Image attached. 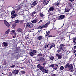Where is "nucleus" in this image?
I'll use <instances>...</instances> for the list:
<instances>
[{
  "label": "nucleus",
  "mask_w": 76,
  "mask_h": 76,
  "mask_svg": "<svg viewBox=\"0 0 76 76\" xmlns=\"http://www.w3.org/2000/svg\"><path fill=\"white\" fill-rule=\"evenodd\" d=\"M43 73H47L48 72V70H46V69H45L44 67H42V68H41L40 70Z\"/></svg>",
  "instance_id": "1"
},
{
  "label": "nucleus",
  "mask_w": 76,
  "mask_h": 76,
  "mask_svg": "<svg viewBox=\"0 0 76 76\" xmlns=\"http://www.w3.org/2000/svg\"><path fill=\"white\" fill-rule=\"evenodd\" d=\"M4 24L8 28H9V27H10V23L9 22H7V21L6 20H4Z\"/></svg>",
  "instance_id": "2"
},
{
  "label": "nucleus",
  "mask_w": 76,
  "mask_h": 76,
  "mask_svg": "<svg viewBox=\"0 0 76 76\" xmlns=\"http://www.w3.org/2000/svg\"><path fill=\"white\" fill-rule=\"evenodd\" d=\"M18 73H19V70H16V69H14V70L12 71V73L14 75L17 74Z\"/></svg>",
  "instance_id": "3"
},
{
  "label": "nucleus",
  "mask_w": 76,
  "mask_h": 76,
  "mask_svg": "<svg viewBox=\"0 0 76 76\" xmlns=\"http://www.w3.org/2000/svg\"><path fill=\"white\" fill-rule=\"evenodd\" d=\"M38 61L39 62H45V61L43 57H40L38 59Z\"/></svg>",
  "instance_id": "4"
},
{
  "label": "nucleus",
  "mask_w": 76,
  "mask_h": 76,
  "mask_svg": "<svg viewBox=\"0 0 76 76\" xmlns=\"http://www.w3.org/2000/svg\"><path fill=\"white\" fill-rule=\"evenodd\" d=\"M65 46V45L64 44H62L61 45H60L59 47V48L60 49V50H63V49L64 48V47Z\"/></svg>",
  "instance_id": "5"
},
{
  "label": "nucleus",
  "mask_w": 76,
  "mask_h": 76,
  "mask_svg": "<svg viewBox=\"0 0 76 76\" xmlns=\"http://www.w3.org/2000/svg\"><path fill=\"white\" fill-rule=\"evenodd\" d=\"M49 1V0H44L43 2V4L45 5H46L48 4Z\"/></svg>",
  "instance_id": "6"
},
{
  "label": "nucleus",
  "mask_w": 76,
  "mask_h": 76,
  "mask_svg": "<svg viewBox=\"0 0 76 76\" xmlns=\"http://www.w3.org/2000/svg\"><path fill=\"white\" fill-rule=\"evenodd\" d=\"M69 70H72L73 69V66L72 64H71L69 66V67L68 68Z\"/></svg>",
  "instance_id": "7"
},
{
  "label": "nucleus",
  "mask_w": 76,
  "mask_h": 76,
  "mask_svg": "<svg viewBox=\"0 0 76 76\" xmlns=\"http://www.w3.org/2000/svg\"><path fill=\"white\" fill-rule=\"evenodd\" d=\"M56 56L58 57V59H61L62 57L61 56V55L58 54V53L56 54Z\"/></svg>",
  "instance_id": "8"
},
{
  "label": "nucleus",
  "mask_w": 76,
  "mask_h": 76,
  "mask_svg": "<svg viewBox=\"0 0 76 76\" xmlns=\"http://www.w3.org/2000/svg\"><path fill=\"white\" fill-rule=\"evenodd\" d=\"M2 44L5 47H6L9 45V44H8V43H7L6 42H3Z\"/></svg>",
  "instance_id": "9"
},
{
  "label": "nucleus",
  "mask_w": 76,
  "mask_h": 76,
  "mask_svg": "<svg viewBox=\"0 0 76 76\" xmlns=\"http://www.w3.org/2000/svg\"><path fill=\"white\" fill-rule=\"evenodd\" d=\"M65 15H61L59 16V17L61 19H64L65 18Z\"/></svg>",
  "instance_id": "10"
},
{
  "label": "nucleus",
  "mask_w": 76,
  "mask_h": 76,
  "mask_svg": "<svg viewBox=\"0 0 76 76\" xmlns=\"http://www.w3.org/2000/svg\"><path fill=\"white\" fill-rule=\"evenodd\" d=\"M70 65V64H69V63H68L67 64H66V65L64 66L65 68H67V67L69 68Z\"/></svg>",
  "instance_id": "11"
},
{
  "label": "nucleus",
  "mask_w": 76,
  "mask_h": 76,
  "mask_svg": "<svg viewBox=\"0 0 76 76\" xmlns=\"http://www.w3.org/2000/svg\"><path fill=\"white\" fill-rule=\"evenodd\" d=\"M43 37L42 36H39L37 38V40H41L42 39Z\"/></svg>",
  "instance_id": "12"
},
{
  "label": "nucleus",
  "mask_w": 76,
  "mask_h": 76,
  "mask_svg": "<svg viewBox=\"0 0 76 76\" xmlns=\"http://www.w3.org/2000/svg\"><path fill=\"white\" fill-rule=\"evenodd\" d=\"M17 32L18 33H21L22 31V29L21 28H18L17 30Z\"/></svg>",
  "instance_id": "13"
},
{
  "label": "nucleus",
  "mask_w": 76,
  "mask_h": 76,
  "mask_svg": "<svg viewBox=\"0 0 76 76\" xmlns=\"http://www.w3.org/2000/svg\"><path fill=\"white\" fill-rule=\"evenodd\" d=\"M37 21H38V19H36L33 20L32 21V23H33L34 24L36 23L37 22Z\"/></svg>",
  "instance_id": "14"
},
{
  "label": "nucleus",
  "mask_w": 76,
  "mask_h": 76,
  "mask_svg": "<svg viewBox=\"0 0 76 76\" xmlns=\"http://www.w3.org/2000/svg\"><path fill=\"white\" fill-rule=\"evenodd\" d=\"M37 67L39 69H40V70H41V68H42V67H43L41 66L40 64H39L37 65Z\"/></svg>",
  "instance_id": "15"
},
{
  "label": "nucleus",
  "mask_w": 76,
  "mask_h": 76,
  "mask_svg": "<svg viewBox=\"0 0 76 76\" xmlns=\"http://www.w3.org/2000/svg\"><path fill=\"white\" fill-rule=\"evenodd\" d=\"M37 4V3L36 2V1L33 2V3L31 5L33 6H35Z\"/></svg>",
  "instance_id": "16"
},
{
  "label": "nucleus",
  "mask_w": 76,
  "mask_h": 76,
  "mask_svg": "<svg viewBox=\"0 0 76 76\" xmlns=\"http://www.w3.org/2000/svg\"><path fill=\"white\" fill-rule=\"evenodd\" d=\"M17 25V24L16 23H13L12 25V27L13 28H15V27H16V26Z\"/></svg>",
  "instance_id": "17"
},
{
  "label": "nucleus",
  "mask_w": 76,
  "mask_h": 76,
  "mask_svg": "<svg viewBox=\"0 0 76 76\" xmlns=\"http://www.w3.org/2000/svg\"><path fill=\"white\" fill-rule=\"evenodd\" d=\"M47 27V25L46 24L42 26V28H45Z\"/></svg>",
  "instance_id": "18"
},
{
  "label": "nucleus",
  "mask_w": 76,
  "mask_h": 76,
  "mask_svg": "<svg viewBox=\"0 0 76 76\" xmlns=\"http://www.w3.org/2000/svg\"><path fill=\"white\" fill-rule=\"evenodd\" d=\"M49 45L48 44H45L44 45V48H47L48 47V46Z\"/></svg>",
  "instance_id": "19"
},
{
  "label": "nucleus",
  "mask_w": 76,
  "mask_h": 76,
  "mask_svg": "<svg viewBox=\"0 0 76 76\" xmlns=\"http://www.w3.org/2000/svg\"><path fill=\"white\" fill-rule=\"evenodd\" d=\"M54 10V7H50L49 9V11H53Z\"/></svg>",
  "instance_id": "20"
},
{
  "label": "nucleus",
  "mask_w": 76,
  "mask_h": 76,
  "mask_svg": "<svg viewBox=\"0 0 76 76\" xmlns=\"http://www.w3.org/2000/svg\"><path fill=\"white\" fill-rule=\"evenodd\" d=\"M9 32H10V29H8L5 32V34H8L9 33Z\"/></svg>",
  "instance_id": "21"
},
{
  "label": "nucleus",
  "mask_w": 76,
  "mask_h": 76,
  "mask_svg": "<svg viewBox=\"0 0 76 76\" xmlns=\"http://www.w3.org/2000/svg\"><path fill=\"white\" fill-rule=\"evenodd\" d=\"M28 27H29V23H28L26 24V27L28 28Z\"/></svg>",
  "instance_id": "22"
},
{
  "label": "nucleus",
  "mask_w": 76,
  "mask_h": 76,
  "mask_svg": "<svg viewBox=\"0 0 76 76\" xmlns=\"http://www.w3.org/2000/svg\"><path fill=\"white\" fill-rule=\"evenodd\" d=\"M16 15H15V14L12 15H11V18H15V17L16 16Z\"/></svg>",
  "instance_id": "23"
},
{
  "label": "nucleus",
  "mask_w": 76,
  "mask_h": 76,
  "mask_svg": "<svg viewBox=\"0 0 76 76\" xmlns=\"http://www.w3.org/2000/svg\"><path fill=\"white\" fill-rule=\"evenodd\" d=\"M75 41H76V38H73V41L74 43H75V44H76V42Z\"/></svg>",
  "instance_id": "24"
},
{
  "label": "nucleus",
  "mask_w": 76,
  "mask_h": 76,
  "mask_svg": "<svg viewBox=\"0 0 76 76\" xmlns=\"http://www.w3.org/2000/svg\"><path fill=\"white\" fill-rule=\"evenodd\" d=\"M33 26V25L32 23H29V28H32Z\"/></svg>",
  "instance_id": "25"
},
{
  "label": "nucleus",
  "mask_w": 76,
  "mask_h": 76,
  "mask_svg": "<svg viewBox=\"0 0 76 76\" xmlns=\"http://www.w3.org/2000/svg\"><path fill=\"white\" fill-rule=\"evenodd\" d=\"M11 32L12 34H15V31L14 30H12L11 31Z\"/></svg>",
  "instance_id": "26"
},
{
  "label": "nucleus",
  "mask_w": 76,
  "mask_h": 76,
  "mask_svg": "<svg viewBox=\"0 0 76 76\" xmlns=\"http://www.w3.org/2000/svg\"><path fill=\"white\" fill-rule=\"evenodd\" d=\"M64 69V67L63 66H61L60 67V69L61 71L63 70Z\"/></svg>",
  "instance_id": "27"
},
{
  "label": "nucleus",
  "mask_w": 76,
  "mask_h": 76,
  "mask_svg": "<svg viewBox=\"0 0 76 76\" xmlns=\"http://www.w3.org/2000/svg\"><path fill=\"white\" fill-rule=\"evenodd\" d=\"M29 54H30V55L31 56H33L34 55V54L33 53V52H32V51L30 52L29 53Z\"/></svg>",
  "instance_id": "28"
},
{
  "label": "nucleus",
  "mask_w": 76,
  "mask_h": 76,
  "mask_svg": "<svg viewBox=\"0 0 76 76\" xmlns=\"http://www.w3.org/2000/svg\"><path fill=\"white\" fill-rule=\"evenodd\" d=\"M63 33V32H61V31H59L58 33V36H60L62 34V33Z\"/></svg>",
  "instance_id": "29"
},
{
  "label": "nucleus",
  "mask_w": 76,
  "mask_h": 76,
  "mask_svg": "<svg viewBox=\"0 0 76 76\" xmlns=\"http://www.w3.org/2000/svg\"><path fill=\"white\" fill-rule=\"evenodd\" d=\"M13 37L14 38L16 37V33L13 34Z\"/></svg>",
  "instance_id": "30"
},
{
  "label": "nucleus",
  "mask_w": 76,
  "mask_h": 76,
  "mask_svg": "<svg viewBox=\"0 0 76 76\" xmlns=\"http://www.w3.org/2000/svg\"><path fill=\"white\" fill-rule=\"evenodd\" d=\"M70 11V9H66L65 10V12H68Z\"/></svg>",
  "instance_id": "31"
},
{
  "label": "nucleus",
  "mask_w": 76,
  "mask_h": 76,
  "mask_svg": "<svg viewBox=\"0 0 76 76\" xmlns=\"http://www.w3.org/2000/svg\"><path fill=\"white\" fill-rule=\"evenodd\" d=\"M50 33V32L49 31H48L47 33H46V36H49Z\"/></svg>",
  "instance_id": "32"
},
{
  "label": "nucleus",
  "mask_w": 76,
  "mask_h": 76,
  "mask_svg": "<svg viewBox=\"0 0 76 76\" xmlns=\"http://www.w3.org/2000/svg\"><path fill=\"white\" fill-rule=\"evenodd\" d=\"M57 66V67H55V68H54V70H57V67H58V65H57V64H55V66Z\"/></svg>",
  "instance_id": "33"
},
{
  "label": "nucleus",
  "mask_w": 76,
  "mask_h": 76,
  "mask_svg": "<svg viewBox=\"0 0 76 76\" xmlns=\"http://www.w3.org/2000/svg\"><path fill=\"white\" fill-rule=\"evenodd\" d=\"M21 73L22 74H25L26 73V72H25V71L22 70L21 71Z\"/></svg>",
  "instance_id": "34"
},
{
  "label": "nucleus",
  "mask_w": 76,
  "mask_h": 76,
  "mask_svg": "<svg viewBox=\"0 0 76 76\" xmlns=\"http://www.w3.org/2000/svg\"><path fill=\"white\" fill-rule=\"evenodd\" d=\"M37 28L39 29H41L42 28V26L39 25L38 27Z\"/></svg>",
  "instance_id": "35"
},
{
  "label": "nucleus",
  "mask_w": 76,
  "mask_h": 76,
  "mask_svg": "<svg viewBox=\"0 0 76 76\" xmlns=\"http://www.w3.org/2000/svg\"><path fill=\"white\" fill-rule=\"evenodd\" d=\"M15 11H12V12L11 13V15H14V14H15Z\"/></svg>",
  "instance_id": "36"
},
{
  "label": "nucleus",
  "mask_w": 76,
  "mask_h": 76,
  "mask_svg": "<svg viewBox=\"0 0 76 76\" xmlns=\"http://www.w3.org/2000/svg\"><path fill=\"white\" fill-rule=\"evenodd\" d=\"M50 66V67H52V68H53L54 69V68H53V67L54 66H54V64H52Z\"/></svg>",
  "instance_id": "37"
},
{
  "label": "nucleus",
  "mask_w": 76,
  "mask_h": 76,
  "mask_svg": "<svg viewBox=\"0 0 76 76\" xmlns=\"http://www.w3.org/2000/svg\"><path fill=\"white\" fill-rule=\"evenodd\" d=\"M15 23H19L20 22V21L18 20H16L14 21Z\"/></svg>",
  "instance_id": "38"
},
{
  "label": "nucleus",
  "mask_w": 76,
  "mask_h": 76,
  "mask_svg": "<svg viewBox=\"0 0 76 76\" xmlns=\"http://www.w3.org/2000/svg\"><path fill=\"white\" fill-rule=\"evenodd\" d=\"M42 54H41V53H39V54H38V56H39V57H40L41 56H42Z\"/></svg>",
  "instance_id": "39"
},
{
  "label": "nucleus",
  "mask_w": 76,
  "mask_h": 76,
  "mask_svg": "<svg viewBox=\"0 0 76 76\" xmlns=\"http://www.w3.org/2000/svg\"><path fill=\"white\" fill-rule=\"evenodd\" d=\"M21 7H22V6H19V7L18 8L17 10H20V9H21Z\"/></svg>",
  "instance_id": "40"
},
{
  "label": "nucleus",
  "mask_w": 76,
  "mask_h": 76,
  "mask_svg": "<svg viewBox=\"0 0 76 76\" xmlns=\"http://www.w3.org/2000/svg\"><path fill=\"white\" fill-rule=\"evenodd\" d=\"M54 59V57L53 56H51L50 58V59L51 60H53Z\"/></svg>",
  "instance_id": "41"
},
{
  "label": "nucleus",
  "mask_w": 76,
  "mask_h": 76,
  "mask_svg": "<svg viewBox=\"0 0 76 76\" xmlns=\"http://www.w3.org/2000/svg\"><path fill=\"white\" fill-rule=\"evenodd\" d=\"M15 66H16V65H12L11 66H10V67L11 68H14L15 67Z\"/></svg>",
  "instance_id": "42"
},
{
  "label": "nucleus",
  "mask_w": 76,
  "mask_h": 76,
  "mask_svg": "<svg viewBox=\"0 0 76 76\" xmlns=\"http://www.w3.org/2000/svg\"><path fill=\"white\" fill-rule=\"evenodd\" d=\"M36 50H33L32 52L34 54L36 53Z\"/></svg>",
  "instance_id": "43"
},
{
  "label": "nucleus",
  "mask_w": 76,
  "mask_h": 76,
  "mask_svg": "<svg viewBox=\"0 0 76 76\" xmlns=\"http://www.w3.org/2000/svg\"><path fill=\"white\" fill-rule=\"evenodd\" d=\"M28 37H28V35L25 37V38L26 39H28Z\"/></svg>",
  "instance_id": "44"
},
{
  "label": "nucleus",
  "mask_w": 76,
  "mask_h": 76,
  "mask_svg": "<svg viewBox=\"0 0 76 76\" xmlns=\"http://www.w3.org/2000/svg\"><path fill=\"white\" fill-rule=\"evenodd\" d=\"M60 5V4L59 3H56V6H59Z\"/></svg>",
  "instance_id": "45"
},
{
  "label": "nucleus",
  "mask_w": 76,
  "mask_h": 76,
  "mask_svg": "<svg viewBox=\"0 0 76 76\" xmlns=\"http://www.w3.org/2000/svg\"><path fill=\"white\" fill-rule=\"evenodd\" d=\"M55 45V44H53V45H51V46L50 47V48H53L54 47Z\"/></svg>",
  "instance_id": "46"
},
{
  "label": "nucleus",
  "mask_w": 76,
  "mask_h": 76,
  "mask_svg": "<svg viewBox=\"0 0 76 76\" xmlns=\"http://www.w3.org/2000/svg\"><path fill=\"white\" fill-rule=\"evenodd\" d=\"M4 65H6L7 64V63L6 61H4Z\"/></svg>",
  "instance_id": "47"
},
{
  "label": "nucleus",
  "mask_w": 76,
  "mask_h": 76,
  "mask_svg": "<svg viewBox=\"0 0 76 76\" xmlns=\"http://www.w3.org/2000/svg\"><path fill=\"white\" fill-rule=\"evenodd\" d=\"M44 15H43V14L42 13H40V16L41 17H43V16Z\"/></svg>",
  "instance_id": "48"
},
{
  "label": "nucleus",
  "mask_w": 76,
  "mask_h": 76,
  "mask_svg": "<svg viewBox=\"0 0 76 76\" xmlns=\"http://www.w3.org/2000/svg\"><path fill=\"white\" fill-rule=\"evenodd\" d=\"M71 4H70L68 5L67 7H71Z\"/></svg>",
  "instance_id": "49"
},
{
  "label": "nucleus",
  "mask_w": 76,
  "mask_h": 76,
  "mask_svg": "<svg viewBox=\"0 0 76 76\" xmlns=\"http://www.w3.org/2000/svg\"><path fill=\"white\" fill-rule=\"evenodd\" d=\"M9 75V76H12L13 75V74L12 73L10 74Z\"/></svg>",
  "instance_id": "50"
},
{
  "label": "nucleus",
  "mask_w": 76,
  "mask_h": 76,
  "mask_svg": "<svg viewBox=\"0 0 76 76\" xmlns=\"http://www.w3.org/2000/svg\"><path fill=\"white\" fill-rule=\"evenodd\" d=\"M23 22H24V21L23 20H20V23H23Z\"/></svg>",
  "instance_id": "51"
},
{
  "label": "nucleus",
  "mask_w": 76,
  "mask_h": 76,
  "mask_svg": "<svg viewBox=\"0 0 76 76\" xmlns=\"http://www.w3.org/2000/svg\"><path fill=\"white\" fill-rule=\"evenodd\" d=\"M61 51V50H58L57 52H58V53H59Z\"/></svg>",
  "instance_id": "52"
},
{
  "label": "nucleus",
  "mask_w": 76,
  "mask_h": 76,
  "mask_svg": "<svg viewBox=\"0 0 76 76\" xmlns=\"http://www.w3.org/2000/svg\"><path fill=\"white\" fill-rule=\"evenodd\" d=\"M73 53H76V50L75 49L73 51Z\"/></svg>",
  "instance_id": "53"
},
{
  "label": "nucleus",
  "mask_w": 76,
  "mask_h": 76,
  "mask_svg": "<svg viewBox=\"0 0 76 76\" xmlns=\"http://www.w3.org/2000/svg\"><path fill=\"white\" fill-rule=\"evenodd\" d=\"M47 63L46 62H44L43 63V65H45Z\"/></svg>",
  "instance_id": "54"
},
{
  "label": "nucleus",
  "mask_w": 76,
  "mask_h": 76,
  "mask_svg": "<svg viewBox=\"0 0 76 76\" xmlns=\"http://www.w3.org/2000/svg\"><path fill=\"white\" fill-rule=\"evenodd\" d=\"M75 0H69V1H71V2H72L74 1Z\"/></svg>",
  "instance_id": "55"
},
{
  "label": "nucleus",
  "mask_w": 76,
  "mask_h": 76,
  "mask_svg": "<svg viewBox=\"0 0 76 76\" xmlns=\"http://www.w3.org/2000/svg\"><path fill=\"white\" fill-rule=\"evenodd\" d=\"M42 20H41L38 22V23H40L42 22Z\"/></svg>",
  "instance_id": "56"
},
{
  "label": "nucleus",
  "mask_w": 76,
  "mask_h": 76,
  "mask_svg": "<svg viewBox=\"0 0 76 76\" xmlns=\"http://www.w3.org/2000/svg\"><path fill=\"white\" fill-rule=\"evenodd\" d=\"M74 49H76V45L74 46Z\"/></svg>",
  "instance_id": "57"
},
{
  "label": "nucleus",
  "mask_w": 76,
  "mask_h": 76,
  "mask_svg": "<svg viewBox=\"0 0 76 76\" xmlns=\"http://www.w3.org/2000/svg\"><path fill=\"white\" fill-rule=\"evenodd\" d=\"M48 37H52V35H49Z\"/></svg>",
  "instance_id": "58"
},
{
  "label": "nucleus",
  "mask_w": 76,
  "mask_h": 76,
  "mask_svg": "<svg viewBox=\"0 0 76 76\" xmlns=\"http://www.w3.org/2000/svg\"><path fill=\"white\" fill-rule=\"evenodd\" d=\"M56 75L55 74H53L52 75V76H56Z\"/></svg>",
  "instance_id": "59"
},
{
  "label": "nucleus",
  "mask_w": 76,
  "mask_h": 76,
  "mask_svg": "<svg viewBox=\"0 0 76 76\" xmlns=\"http://www.w3.org/2000/svg\"><path fill=\"white\" fill-rule=\"evenodd\" d=\"M64 39V37H62L61 38V40H63Z\"/></svg>",
  "instance_id": "60"
},
{
  "label": "nucleus",
  "mask_w": 76,
  "mask_h": 76,
  "mask_svg": "<svg viewBox=\"0 0 76 76\" xmlns=\"http://www.w3.org/2000/svg\"><path fill=\"white\" fill-rule=\"evenodd\" d=\"M33 14H34H34H36V12H33Z\"/></svg>",
  "instance_id": "61"
},
{
  "label": "nucleus",
  "mask_w": 76,
  "mask_h": 76,
  "mask_svg": "<svg viewBox=\"0 0 76 76\" xmlns=\"http://www.w3.org/2000/svg\"><path fill=\"white\" fill-rule=\"evenodd\" d=\"M34 7V6H31V8H33Z\"/></svg>",
  "instance_id": "62"
},
{
  "label": "nucleus",
  "mask_w": 76,
  "mask_h": 76,
  "mask_svg": "<svg viewBox=\"0 0 76 76\" xmlns=\"http://www.w3.org/2000/svg\"><path fill=\"white\" fill-rule=\"evenodd\" d=\"M9 73V74H11V72H8Z\"/></svg>",
  "instance_id": "63"
},
{
  "label": "nucleus",
  "mask_w": 76,
  "mask_h": 76,
  "mask_svg": "<svg viewBox=\"0 0 76 76\" xmlns=\"http://www.w3.org/2000/svg\"><path fill=\"white\" fill-rule=\"evenodd\" d=\"M32 15H34V13H33V12H32Z\"/></svg>",
  "instance_id": "64"
}]
</instances>
